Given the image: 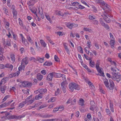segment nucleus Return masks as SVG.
I'll return each mask as SVG.
<instances>
[{
  "instance_id": "f257e3e1",
  "label": "nucleus",
  "mask_w": 121,
  "mask_h": 121,
  "mask_svg": "<svg viewBox=\"0 0 121 121\" xmlns=\"http://www.w3.org/2000/svg\"><path fill=\"white\" fill-rule=\"evenodd\" d=\"M111 69L113 71L112 73L113 75L112 79L114 81H116L117 82H119L120 80H121V74L120 73V71L117 69H115L111 68Z\"/></svg>"
},
{
  "instance_id": "f03ea898",
  "label": "nucleus",
  "mask_w": 121,
  "mask_h": 121,
  "mask_svg": "<svg viewBox=\"0 0 121 121\" xmlns=\"http://www.w3.org/2000/svg\"><path fill=\"white\" fill-rule=\"evenodd\" d=\"M69 90L73 92L74 89L79 90L80 89V87L78 84L73 82L69 84Z\"/></svg>"
},
{
  "instance_id": "7ed1b4c3",
  "label": "nucleus",
  "mask_w": 121,
  "mask_h": 121,
  "mask_svg": "<svg viewBox=\"0 0 121 121\" xmlns=\"http://www.w3.org/2000/svg\"><path fill=\"white\" fill-rule=\"evenodd\" d=\"M104 82L105 86L110 90H112L114 86V84L113 81L110 82V84L108 82V80L106 78L104 79Z\"/></svg>"
},
{
  "instance_id": "20e7f679",
  "label": "nucleus",
  "mask_w": 121,
  "mask_h": 121,
  "mask_svg": "<svg viewBox=\"0 0 121 121\" xmlns=\"http://www.w3.org/2000/svg\"><path fill=\"white\" fill-rule=\"evenodd\" d=\"M99 64L100 62L99 61H97L96 64V68L98 72L100 74H97V75H99L100 76H104V72L102 71L103 69L100 67L99 66Z\"/></svg>"
},
{
  "instance_id": "39448f33",
  "label": "nucleus",
  "mask_w": 121,
  "mask_h": 121,
  "mask_svg": "<svg viewBox=\"0 0 121 121\" xmlns=\"http://www.w3.org/2000/svg\"><path fill=\"white\" fill-rule=\"evenodd\" d=\"M25 115H22L16 116L15 115H11L8 116L7 117V118L9 119H20L21 118H23L24 117Z\"/></svg>"
},
{
  "instance_id": "423d86ee",
  "label": "nucleus",
  "mask_w": 121,
  "mask_h": 121,
  "mask_svg": "<svg viewBox=\"0 0 121 121\" xmlns=\"http://www.w3.org/2000/svg\"><path fill=\"white\" fill-rule=\"evenodd\" d=\"M32 84L31 83L28 82H23L21 85V86L24 87H29L31 86Z\"/></svg>"
},
{
  "instance_id": "0eeeda50",
  "label": "nucleus",
  "mask_w": 121,
  "mask_h": 121,
  "mask_svg": "<svg viewBox=\"0 0 121 121\" xmlns=\"http://www.w3.org/2000/svg\"><path fill=\"white\" fill-rule=\"evenodd\" d=\"M66 84V82L64 81H63L61 83V88L64 93H65L66 92L65 90L66 86L65 85Z\"/></svg>"
},
{
  "instance_id": "6e6552de",
  "label": "nucleus",
  "mask_w": 121,
  "mask_h": 121,
  "mask_svg": "<svg viewBox=\"0 0 121 121\" xmlns=\"http://www.w3.org/2000/svg\"><path fill=\"white\" fill-rule=\"evenodd\" d=\"M78 24H70L68 23L66 25L67 26L69 29H71L73 27H77L78 26Z\"/></svg>"
},
{
  "instance_id": "1a4fd4ad",
  "label": "nucleus",
  "mask_w": 121,
  "mask_h": 121,
  "mask_svg": "<svg viewBox=\"0 0 121 121\" xmlns=\"http://www.w3.org/2000/svg\"><path fill=\"white\" fill-rule=\"evenodd\" d=\"M28 58L27 57H26L22 59L21 65H22L23 64L25 63V65H26L28 64Z\"/></svg>"
},
{
  "instance_id": "9d476101",
  "label": "nucleus",
  "mask_w": 121,
  "mask_h": 121,
  "mask_svg": "<svg viewBox=\"0 0 121 121\" xmlns=\"http://www.w3.org/2000/svg\"><path fill=\"white\" fill-rule=\"evenodd\" d=\"M104 16H103V17H104V19L108 23H109L111 22V20L110 19L108 18V16L109 17H111V16H110L107 15H105V14L103 15ZM112 16H111V17Z\"/></svg>"
},
{
  "instance_id": "9b49d317",
  "label": "nucleus",
  "mask_w": 121,
  "mask_h": 121,
  "mask_svg": "<svg viewBox=\"0 0 121 121\" xmlns=\"http://www.w3.org/2000/svg\"><path fill=\"white\" fill-rule=\"evenodd\" d=\"M53 72L49 73L47 77V79L49 81H51L53 77Z\"/></svg>"
},
{
  "instance_id": "f8f14e48",
  "label": "nucleus",
  "mask_w": 121,
  "mask_h": 121,
  "mask_svg": "<svg viewBox=\"0 0 121 121\" xmlns=\"http://www.w3.org/2000/svg\"><path fill=\"white\" fill-rule=\"evenodd\" d=\"M27 102V99H26L25 101H23L21 103H20L18 105V107L20 108H21L23 107Z\"/></svg>"
},
{
  "instance_id": "ddd939ff",
  "label": "nucleus",
  "mask_w": 121,
  "mask_h": 121,
  "mask_svg": "<svg viewBox=\"0 0 121 121\" xmlns=\"http://www.w3.org/2000/svg\"><path fill=\"white\" fill-rule=\"evenodd\" d=\"M53 77L56 78H60L62 76V74L60 73H56L53 72Z\"/></svg>"
},
{
  "instance_id": "4468645a",
  "label": "nucleus",
  "mask_w": 121,
  "mask_h": 121,
  "mask_svg": "<svg viewBox=\"0 0 121 121\" xmlns=\"http://www.w3.org/2000/svg\"><path fill=\"white\" fill-rule=\"evenodd\" d=\"M115 41L114 40L111 39L110 41L109 44L111 48L112 49L114 48V45L115 43Z\"/></svg>"
},
{
  "instance_id": "2eb2a0df",
  "label": "nucleus",
  "mask_w": 121,
  "mask_h": 121,
  "mask_svg": "<svg viewBox=\"0 0 121 121\" xmlns=\"http://www.w3.org/2000/svg\"><path fill=\"white\" fill-rule=\"evenodd\" d=\"M7 86L5 85L1 86L0 87V89L1 91L3 93H4L5 92V91L6 89Z\"/></svg>"
},
{
  "instance_id": "dca6fc26",
  "label": "nucleus",
  "mask_w": 121,
  "mask_h": 121,
  "mask_svg": "<svg viewBox=\"0 0 121 121\" xmlns=\"http://www.w3.org/2000/svg\"><path fill=\"white\" fill-rule=\"evenodd\" d=\"M13 17L15 19H16L17 18V12L15 9H13Z\"/></svg>"
},
{
  "instance_id": "f3484780",
  "label": "nucleus",
  "mask_w": 121,
  "mask_h": 121,
  "mask_svg": "<svg viewBox=\"0 0 121 121\" xmlns=\"http://www.w3.org/2000/svg\"><path fill=\"white\" fill-rule=\"evenodd\" d=\"M43 76L40 73H38L37 74V78L39 81H41L42 79Z\"/></svg>"
},
{
  "instance_id": "a211bd4d",
  "label": "nucleus",
  "mask_w": 121,
  "mask_h": 121,
  "mask_svg": "<svg viewBox=\"0 0 121 121\" xmlns=\"http://www.w3.org/2000/svg\"><path fill=\"white\" fill-rule=\"evenodd\" d=\"M38 90L39 93L41 94H44L47 91V90L46 89H41Z\"/></svg>"
},
{
  "instance_id": "6ab92c4d",
  "label": "nucleus",
  "mask_w": 121,
  "mask_h": 121,
  "mask_svg": "<svg viewBox=\"0 0 121 121\" xmlns=\"http://www.w3.org/2000/svg\"><path fill=\"white\" fill-rule=\"evenodd\" d=\"M98 2L100 3L101 4H102L103 5H104L107 8H108L107 5V4L105 3L104 1L102 0H99L98 1Z\"/></svg>"
},
{
  "instance_id": "aec40b11",
  "label": "nucleus",
  "mask_w": 121,
  "mask_h": 121,
  "mask_svg": "<svg viewBox=\"0 0 121 121\" xmlns=\"http://www.w3.org/2000/svg\"><path fill=\"white\" fill-rule=\"evenodd\" d=\"M5 67L10 69L11 70L13 69V66L11 65H10L9 64H7L5 65Z\"/></svg>"
},
{
  "instance_id": "412c9836",
  "label": "nucleus",
  "mask_w": 121,
  "mask_h": 121,
  "mask_svg": "<svg viewBox=\"0 0 121 121\" xmlns=\"http://www.w3.org/2000/svg\"><path fill=\"white\" fill-rule=\"evenodd\" d=\"M52 63L51 61H46L43 64V65L49 66L52 65Z\"/></svg>"
},
{
  "instance_id": "4be33fe9",
  "label": "nucleus",
  "mask_w": 121,
  "mask_h": 121,
  "mask_svg": "<svg viewBox=\"0 0 121 121\" xmlns=\"http://www.w3.org/2000/svg\"><path fill=\"white\" fill-rule=\"evenodd\" d=\"M44 58V57L40 58L39 57H37L36 58V60L37 61H38L39 62L42 63L43 61Z\"/></svg>"
},
{
  "instance_id": "5701e85b",
  "label": "nucleus",
  "mask_w": 121,
  "mask_h": 121,
  "mask_svg": "<svg viewBox=\"0 0 121 121\" xmlns=\"http://www.w3.org/2000/svg\"><path fill=\"white\" fill-rule=\"evenodd\" d=\"M95 62L91 60L89 62V65L92 67H93L95 66Z\"/></svg>"
},
{
  "instance_id": "b1692460",
  "label": "nucleus",
  "mask_w": 121,
  "mask_h": 121,
  "mask_svg": "<svg viewBox=\"0 0 121 121\" xmlns=\"http://www.w3.org/2000/svg\"><path fill=\"white\" fill-rule=\"evenodd\" d=\"M6 111H4V112H1V113L2 114L3 113H5V116H3L2 117H1V118L2 119L4 117H7L8 115H9L10 113H8Z\"/></svg>"
},
{
  "instance_id": "393cba45",
  "label": "nucleus",
  "mask_w": 121,
  "mask_h": 121,
  "mask_svg": "<svg viewBox=\"0 0 121 121\" xmlns=\"http://www.w3.org/2000/svg\"><path fill=\"white\" fill-rule=\"evenodd\" d=\"M8 106V104L6 102L0 105V108H4V107Z\"/></svg>"
},
{
  "instance_id": "a878e982",
  "label": "nucleus",
  "mask_w": 121,
  "mask_h": 121,
  "mask_svg": "<svg viewBox=\"0 0 121 121\" xmlns=\"http://www.w3.org/2000/svg\"><path fill=\"white\" fill-rule=\"evenodd\" d=\"M35 3V0H30L27 3L28 5L30 4L33 5Z\"/></svg>"
},
{
  "instance_id": "bb28decb",
  "label": "nucleus",
  "mask_w": 121,
  "mask_h": 121,
  "mask_svg": "<svg viewBox=\"0 0 121 121\" xmlns=\"http://www.w3.org/2000/svg\"><path fill=\"white\" fill-rule=\"evenodd\" d=\"M10 56L12 61L13 62H14L15 60V55L13 54H12Z\"/></svg>"
},
{
  "instance_id": "cd10ccee",
  "label": "nucleus",
  "mask_w": 121,
  "mask_h": 121,
  "mask_svg": "<svg viewBox=\"0 0 121 121\" xmlns=\"http://www.w3.org/2000/svg\"><path fill=\"white\" fill-rule=\"evenodd\" d=\"M42 97V95L39 94L38 95L35 96V99H36L38 100L41 99Z\"/></svg>"
},
{
  "instance_id": "c85d7f7f",
  "label": "nucleus",
  "mask_w": 121,
  "mask_h": 121,
  "mask_svg": "<svg viewBox=\"0 0 121 121\" xmlns=\"http://www.w3.org/2000/svg\"><path fill=\"white\" fill-rule=\"evenodd\" d=\"M40 42L41 45L43 47H46V44L45 42H44L43 40H41L40 41Z\"/></svg>"
},
{
  "instance_id": "c756f323",
  "label": "nucleus",
  "mask_w": 121,
  "mask_h": 121,
  "mask_svg": "<svg viewBox=\"0 0 121 121\" xmlns=\"http://www.w3.org/2000/svg\"><path fill=\"white\" fill-rule=\"evenodd\" d=\"M84 101L82 99H81L79 100V104L81 105H82L84 104Z\"/></svg>"
},
{
  "instance_id": "7c9ffc66",
  "label": "nucleus",
  "mask_w": 121,
  "mask_h": 121,
  "mask_svg": "<svg viewBox=\"0 0 121 121\" xmlns=\"http://www.w3.org/2000/svg\"><path fill=\"white\" fill-rule=\"evenodd\" d=\"M34 99H31L29 100H27V104H31L34 102Z\"/></svg>"
},
{
  "instance_id": "2f4dec72",
  "label": "nucleus",
  "mask_w": 121,
  "mask_h": 121,
  "mask_svg": "<svg viewBox=\"0 0 121 121\" xmlns=\"http://www.w3.org/2000/svg\"><path fill=\"white\" fill-rule=\"evenodd\" d=\"M110 108L111 111L112 112H113L114 110L113 108V104L111 103H110Z\"/></svg>"
},
{
  "instance_id": "473e14b6",
  "label": "nucleus",
  "mask_w": 121,
  "mask_h": 121,
  "mask_svg": "<svg viewBox=\"0 0 121 121\" xmlns=\"http://www.w3.org/2000/svg\"><path fill=\"white\" fill-rule=\"evenodd\" d=\"M27 39L31 43H33V41L30 36L29 35L27 36Z\"/></svg>"
},
{
  "instance_id": "72a5a7b5",
  "label": "nucleus",
  "mask_w": 121,
  "mask_h": 121,
  "mask_svg": "<svg viewBox=\"0 0 121 121\" xmlns=\"http://www.w3.org/2000/svg\"><path fill=\"white\" fill-rule=\"evenodd\" d=\"M88 84L90 86V87L91 89H93L95 87L94 86L92 85L91 83L90 82H88Z\"/></svg>"
},
{
  "instance_id": "f704fd0d",
  "label": "nucleus",
  "mask_w": 121,
  "mask_h": 121,
  "mask_svg": "<svg viewBox=\"0 0 121 121\" xmlns=\"http://www.w3.org/2000/svg\"><path fill=\"white\" fill-rule=\"evenodd\" d=\"M46 18L50 22V23H52V21L51 19L50 18V17L48 15H45Z\"/></svg>"
},
{
  "instance_id": "c9c22d12",
  "label": "nucleus",
  "mask_w": 121,
  "mask_h": 121,
  "mask_svg": "<svg viewBox=\"0 0 121 121\" xmlns=\"http://www.w3.org/2000/svg\"><path fill=\"white\" fill-rule=\"evenodd\" d=\"M10 40V39H8L6 43V46L7 45L8 46H11Z\"/></svg>"
},
{
  "instance_id": "e433bc0d",
  "label": "nucleus",
  "mask_w": 121,
  "mask_h": 121,
  "mask_svg": "<svg viewBox=\"0 0 121 121\" xmlns=\"http://www.w3.org/2000/svg\"><path fill=\"white\" fill-rule=\"evenodd\" d=\"M41 73L45 75L47 73V71L45 70H42L41 71Z\"/></svg>"
},
{
  "instance_id": "4c0bfd02",
  "label": "nucleus",
  "mask_w": 121,
  "mask_h": 121,
  "mask_svg": "<svg viewBox=\"0 0 121 121\" xmlns=\"http://www.w3.org/2000/svg\"><path fill=\"white\" fill-rule=\"evenodd\" d=\"M87 118L89 119V120H91V114L90 113H88L86 116Z\"/></svg>"
},
{
  "instance_id": "58836bf2",
  "label": "nucleus",
  "mask_w": 121,
  "mask_h": 121,
  "mask_svg": "<svg viewBox=\"0 0 121 121\" xmlns=\"http://www.w3.org/2000/svg\"><path fill=\"white\" fill-rule=\"evenodd\" d=\"M84 56L85 57V58L87 60H91V58L89 57L88 56H86L85 54L84 55Z\"/></svg>"
},
{
  "instance_id": "ea45409f",
  "label": "nucleus",
  "mask_w": 121,
  "mask_h": 121,
  "mask_svg": "<svg viewBox=\"0 0 121 121\" xmlns=\"http://www.w3.org/2000/svg\"><path fill=\"white\" fill-rule=\"evenodd\" d=\"M83 30L85 31H88L89 32H91L92 31L91 29H90L87 28L85 27L84 28Z\"/></svg>"
},
{
  "instance_id": "a19ab883",
  "label": "nucleus",
  "mask_w": 121,
  "mask_h": 121,
  "mask_svg": "<svg viewBox=\"0 0 121 121\" xmlns=\"http://www.w3.org/2000/svg\"><path fill=\"white\" fill-rule=\"evenodd\" d=\"M95 18V17H94L93 15H90L89 17V19L92 20Z\"/></svg>"
},
{
  "instance_id": "79ce46f5",
  "label": "nucleus",
  "mask_w": 121,
  "mask_h": 121,
  "mask_svg": "<svg viewBox=\"0 0 121 121\" xmlns=\"http://www.w3.org/2000/svg\"><path fill=\"white\" fill-rule=\"evenodd\" d=\"M90 104L91 106L93 107L95 106V104L94 101H90Z\"/></svg>"
},
{
  "instance_id": "37998d69",
  "label": "nucleus",
  "mask_w": 121,
  "mask_h": 121,
  "mask_svg": "<svg viewBox=\"0 0 121 121\" xmlns=\"http://www.w3.org/2000/svg\"><path fill=\"white\" fill-rule=\"evenodd\" d=\"M27 90H22V91L23 93L24 94H27L29 93V89H27Z\"/></svg>"
},
{
  "instance_id": "c03bdc74",
  "label": "nucleus",
  "mask_w": 121,
  "mask_h": 121,
  "mask_svg": "<svg viewBox=\"0 0 121 121\" xmlns=\"http://www.w3.org/2000/svg\"><path fill=\"white\" fill-rule=\"evenodd\" d=\"M106 111L108 114V115L110 116V115L111 112L108 109H106Z\"/></svg>"
},
{
  "instance_id": "a18cd8bd",
  "label": "nucleus",
  "mask_w": 121,
  "mask_h": 121,
  "mask_svg": "<svg viewBox=\"0 0 121 121\" xmlns=\"http://www.w3.org/2000/svg\"><path fill=\"white\" fill-rule=\"evenodd\" d=\"M91 8L92 9L94 12H95L97 11V10L96 9L94 6H91Z\"/></svg>"
},
{
  "instance_id": "49530a36",
  "label": "nucleus",
  "mask_w": 121,
  "mask_h": 121,
  "mask_svg": "<svg viewBox=\"0 0 121 121\" xmlns=\"http://www.w3.org/2000/svg\"><path fill=\"white\" fill-rule=\"evenodd\" d=\"M4 49L3 48L1 47L0 48V54L1 55L4 52Z\"/></svg>"
},
{
  "instance_id": "de8ad7c7",
  "label": "nucleus",
  "mask_w": 121,
  "mask_h": 121,
  "mask_svg": "<svg viewBox=\"0 0 121 121\" xmlns=\"http://www.w3.org/2000/svg\"><path fill=\"white\" fill-rule=\"evenodd\" d=\"M19 21V25L21 26H23V23H22V20H21L20 18H19L18 19Z\"/></svg>"
},
{
  "instance_id": "09e8293b",
  "label": "nucleus",
  "mask_w": 121,
  "mask_h": 121,
  "mask_svg": "<svg viewBox=\"0 0 121 121\" xmlns=\"http://www.w3.org/2000/svg\"><path fill=\"white\" fill-rule=\"evenodd\" d=\"M54 59L55 61H58L59 58L58 56L56 55H55L54 57Z\"/></svg>"
},
{
  "instance_id": "8fccbe9b",
  "label": "nucleus",
  "mask_w": 121,
  "mask_h": 121,
  "mask_svg": "<svg viewBox=\"0 0 121 121\" xmlns=\"http://www.w3.org/2000/svg\"><path fill=\"white\" fill-rule=\"evenodd\" d=\"M97 114L98 115L99 118L100 119H101L102 118V115L100 112H99L97 113Z\"/></svg>"
},
{
  "instance_id": "3c124183",
  "label": "nucleus",
  "mask_w": 121,
  "mask_h": 121,
  "mask_svg": "<svg viewBox=\"0 0 121 121\" xmlns=\"http://www.w3.org/2000/svg\"><path fill=\"white\" fill-rule=\"evenodd\" d=\"M55 101V98H52L48 100V102L50 101V102H54Z\"/></svg>"
},
{
  "instance_id": "603ef678",
  "label": "nucleus",
  "mask_w": 121,
  "mask_h": 121,
  "mask_svg": "<svg viewBox=\"0 0 121 121\" xmlns=\"http://www.w3.org/2000/svg\"><path fill=\"white\" fill-rule=\"evenodd\" d=\"M55 119H48L46 120H42L43 121H53Z\"/></svg>"
},
{
  "instance_id": "864d4df0",
  "label": "nucleus",
  "mask_w": 121,
  "mask_h": 121,
  "mask_svg": "<svg viewBox=\"0 0 121 121\" xmlns=\"http://www.w3.org/2000/svg\"><path fill=\"white\" fill-rule=\"evenodd\" d=\"M60 111H61L63 110L64 109V107L62 106H60L58 108Z\"/></svg>"
},
{
  "instance_id": "5fc2aeb1",
  "label": "nucleus",
  "mask_w": 121,
  "mask_h": 121,
  "mask_svg": "<svg viewBox=\"0 0 121 121\" xmlns=\"http://www.w3.org/2000/svg\"><path fill=\"white\" fill-rule=\"evenodd\" d=\"M71 4L73 6L76 5H78L79 4V3L77 2H73V3H71Z\"/></svg>"
},
{
  "instance_id": "6e6d98bb",
  "label": "nucleus",
  "mask_w": 121,
  "mask_h": 121,
  "mask_svg": "<svg viewBox=\"0 0 121 121\" xmlns=\"http://www.w3.org/2000/svg\"><path fill=\"white\" fill-rule=\"evenodd\" d=\"M1 81L4 84L6 82V80L4 78L2 79L1 80Z\"/></svg>"
},
{
  "instance_id": "4d7b16f0",
  "label": "nucleus",
  "mask_w": 121,
  "mask_h": 121,
  "mask_svg": "<svg viewBox=\"0 0 121 121\" xmlns=\"http://www.w3.org/2000/svg\"><path fill=\"white\" fill-rule=\"evenodd\" d=\"M72 99L71 98L69 99L66 102L67 104H69L70 102H72Z\"/></svg>"
},
{
  "instance_id": "13d9d810",
  "label": "nucleus",
  "mask_w": 121,
  "mask_h": 121,
  "mask_svg": "<svg viewBox=\"0 0 121 121\" xmlns=\"http://www.w3.org/2000/svg\"><path fill=\"white\" fill-rule=\"evenodd\" d=\"M3 10L4 11V13H6V14H7V13L8 12V10L6 9V8H3Z\"/></svg>"
},
{
  "instance_id": "bf43d9fd",
  "label": "nucleus",
  "mask_w": 121,
  "mask_h": 121,
  "mask_svg": "<svg viewBox=\"0 0 121 121\" xmlns=\"http://www.w3.org/2000/svg\"><path fill=\"white\" fill-rule=\"evenodd\" d=\"M62 80L64 81V82H66V79L65 77V75H63L62 74Z\"/></svg>"
},
{
  "instance_id": "052dcab7",
  "label": "nucleus",
  "mask_w": 121,
  "mask_h": 121,
  "mask_svg": "<svg viewBox=\"0 0 121 121\" xmlns=\"http://www.w3.org/2000/svg\"><path fill=\"white\" fill-rule=\"evenodd\" d=\"M91 42L90 41V42H88V41H87V44L88 45V47L89 48H90V47H91Z\"/></svg>"
},
{
  "instance_id": "680f3d73",
  "label": "nucleus",
  "mask_w": 121,
  "mask_h": 121,
  "mask_svg": "<svg viewBox=\"0 0 121 121\" xmlns=\"http://www.w3.org/2000/svg\"><path fill=\"white\" fill-rule=\"evenodd\" d=\"M105 28L107 29H109V26L105 24L104 26H103Z\"/></svg>"
},
{
  "instance_id": "e2e57ef3",
  "label": "nucleus",
  "mask_w": 121,
  "mask_h": 121,
  "mask_svg": "<svg viewBox=\"0 0 121 121\" xmlns=\"http://www.w3.org/2000/svg\"><path fill=\"white\" fill-rule=\"evenodd\" d=\"M36 8H35L34 9H32L31 10V11L33 13H34L35 14H36Z\"/></svg>"
},
{
  "instance_id": "0e129e2a",
  "label": "nucleus",
  "mask_w": 121,
  "mask_h": 121,
  "mask_svg": "<svg viewBox=\"0 0 121 121\" xmlns=\"http://www.w3.org/2000/svg\"><path fill=\"white\" fill-rule=\"evenodd\" d=\"M93 120L94 121H99V120L98 119L95 117H93Z\"/></svg>"
},
{
  "instance_id": "69168bd1",
  "label": "nucleus",
  "mask_w": 121,
  "mask_h": 121,
  "mask_svg": "<svg viewBox=\"0 0 121 121\" xmlns=\"http://www.w3.org/2000/svg\"><path fill=\"white\" fill-rule=\"evenodd\" d=\"M95 46L96 48L97 49H99V45L97 43H95Z\"/></svg>"
},
{
  "instance_id": "338daca9",
  "label": "nucleus",
  "mask_w": 121,
  "mask_h": 121,
  "mask_svg": "<svg viewBox=\"0 0 121 121\" xmlns=\"http://www.w3.org/2000/svg\"><path fill=\"white\" fill-rule=\"evenodd\" d=\"M78 49L79 50L80 52L81 53H83V52L82 51V48L81 47H79Z\"/></svg>"
},
{
  "instance_id": "774afa93",
  "label": "nucleus",
  "mask_w": 121,
  "mask_h": 121,
  "mask_svg": "<svg viewBox=\"0 0 121 121\" xmlns=\"http://www.w3.org/2000/svg\"><path fill=\"white\" fill-rule=\"evenodd\" d=\"M24 43L25 45L27 46H28L29 45V43L26 41H25V43Z\"/></svg>"
}]
</instances>
